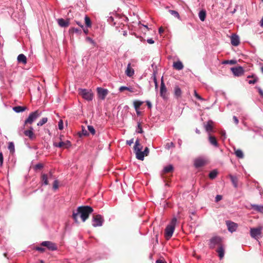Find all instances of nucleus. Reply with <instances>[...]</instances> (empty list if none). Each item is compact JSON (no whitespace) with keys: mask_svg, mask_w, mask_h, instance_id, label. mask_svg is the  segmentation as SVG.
Listing matches in <instances>:
<instances>
[{"mask_svg":"<svg viewBox=\"0 0 263 263\" xmlns=\"http://www.w3.org/2000/svg\"><path fill=\"white\" fill-rule=\"evenodd\" d=\"M93 211V209L90 206H80L77 208L76 211H73L72 217L74 221L77 222L78 216V215H80L82 221L85 222Z\"/></svg>","mask_w":263,"mask_h":263,"instance_id":"f257e3e1","label":"nucleus"},{"mask_svg":"<svg viewBox=\"0 0 263 263\" xmlns=\"http://www.w3.org/2000/svg\"><path fill=\"white\" fill-rule=\"evenodd\" d=\"M177 219L176 217L172 219L171 221L168 224L165 229V237L168 240L172 236L176 227Z\"/></svg>","mask_w":263,"mask_h":263,"instance_id":"f03ea898","label":"nucleus"},{"mask_svg":"<svg viewBox=\"0 0 263 263\" xmlns=\"http://www.w3.org/2000/svg\"><path fill=\"white\" fill-rule=\"evenodd\" d=\"M42 112L38 110L31 112L28 117L25 120L24 125L27 124H31L37 118L41 116Z\"/></svg>","mask_w":263,"mask_h":263,"instance_id":"7ed1b4c3","label":"nucleus"},{"mask_svg":"<svg viewBox=\"0 0 263 263\" xmlns=\"http://www.w3.org/2000/svg\"><path fill=\"white\" fill-rule=\"evenodd\" d=\"M119 90L120 92H122L124 90H128L129 92L134 93V95L136 96L141 95L143 93L142 89L140 87L136 88L131 87V86L127 87V86H122L119 87Z\"/></svg>","mask_w":263,"mask_h":263,"instance_id":"20e7f679","label":"nucleus"},{"mask_svg":"<svg viewBox=\"0 0 263 263\" xmlns=\"http://www.w3.org/2000/svg\"><path fill=\"white\" fill-rule=\"evenodd\" d=\"M222 239L219 236H214L212 237L209 240V246L210 249H214L216 246H218V247L221 245Z\"/></svg>","mask_w":263,"mask_h":263,"instance_id":"39448f33","label":"nucleus"},{"mask_svg":"<svg viewBox=\"0 0 263 263\" xmlns=\"http://www.w3.org/2000/svg\"><path fill=\"white\" fill-rule=\"evenodd\" d=\"M79 91L80 94L85 100L90 101L93 99V95L91 90L81 88L79 89Z\"/></svg>","mask_w":263,"mask_h":263,"instance_id":"423d86ee","label":"nucleus"},{"mask_svg":"<svg viewBox=\"0 0 263 263\" xmlns=\"http://www.w3.org/2000/svg\"><path fill=\"white\" fill-rule=\"evenodd\" d=\"M262 230V228L261 227L251 228L250 232L251 236L258 240L261 236Z\"/></svg>","mask_w":263,"mask_h":263,"instance_id":"0eeeda50","label":"nucleus"},{"mask_svg":"<svg viewBox=\"0 0 263 263\" xmlns=\"http://www.w3.org/2000/svg\"><path fill=\"white\" fill-rule=\"evenodd\" d=\"M53 177V173L50 171L48 174L43 173L41 176V185L42 186L47 185L49 184L48 180Z\"/></svg>","mask_w":263,"mask_h":263,"instance_id":"6e6552de","label":"nucleus"},{"mask_svg":"<svg viewBox=\"0 0 263 263\" xmlns=\"http://www.w3.org/2000/svg\"><path fill=\"white\" fill-rule=\"evenodd\" d=\"M92 222V225L94 227H101L103 224L104 219L102 216L98 214L93 217Z\"/></svg>","mask_w":263,"mask_h":263,"instance_id":"1a4fd4ad","label":"nucleus"},{"mask_svg":"<svg viewBox=\"0 0 263 263\" xmlns=\"http://www.w3.org/2000/svg\"><path fill=\"white\" fill-rule=\"evenodd\" d=\"M41 246L46 247L50 251H55L57 250V245L50 241H44L41 243Z\"/></svg>","mask_w":263,"mask_h":263,"instance_id":"9d476101","label":"nucleus"},{"mask_svg":"<svg viewBox=\"0 0 263 263\" xmlns=\"http://www.w3.org/2000/svg\"><path fill=\"white\" fill-rule=\"evenodd\" d=\"M231 70L233 74L236 77H240L243 75L245 72L244 69L241 66L231 67Z\"/></svg>","mask_w":263,"mask_h":263,"instance_id":"9b49d317","label":"nucleus"},{"mask_svg":"<svg viewBox=\"0 0 263 263\" xmlns=\"http://www.w3.org/2000/svg\"><path fill=\"white\" fill-rule=\"evenodd\" d=\"M97 90L98 97L101 100H104L108 93V89L102 87H98L97 88Z\"/></svg>","mask_w":263,"mask_h":263,"instance_id":"f8f14e48","label":"nucleus"},{"mask_svg":"<svg viewBox=\"0 0 263 263\" xmlns=\"http://www.w3.org/2000/svg\"><path fill=\"white\" fill-rule=\"evenodd\" d=\"M160 95L164 100L167 99V89L162 79L161 82Z\"/></svg>","mask_w":263,"mask_h":263,"instance_id":"ddd939ff","label":"nucleus"},{"mask_svg":"<svg viewBox=\"0 0 263 263\" xmlns=\"http://www.w3.org/2000/svg\"><path fill=\"white\" fill-rule=\"evenodd\" d=\"M71 144L69 140L65 142L60 141L59 143L54 142L53 146L57 147L68 148L71 146Z\"/></svg>","mask_w":263,"mask_h":263,"instance_id":"4468645a","label":"nucleus"},{"mask_svg":"<svg viewBox=\"0 0 263 263\" xmlns=\"http://www.w3.org/2000/svg\"><path fill=\"white\" fill-rule=\"evenodd\" d=\"M226 224L228 228V230L231 233L235 232L238 227V224L233 221L228 220L226 221Z\"/></svg>","mask_w":263,"mask_h":263,"instance_id":"2eb2a0df","label":"nucleus"},{"mask_svg":"<svg viewBox=\"0 0 263 263\" xmlns=\"http://www.w3.org/2000/svg\"><path fill=\"white\" fill-rule=\"evenodd\" d=\"M24 135L28 137L30 140H34L36 138V136L33 133V128L32 126L30 127L28 130H26L24 132Z\"/></svg>","mask_w":263,"mask_h":263,"instance_id":"dca6fc26","label":"nucleus"},{"mask_svg":"<svg viewBox=\"0 0 263 263\" xmlns=\"http://www.w3.org/2000/svg\"><path fill=\"white\" fill-rule=\"evenodd\" d=\"M206 160L202 158H198L194 160V165L198 168L206 164Z\"/></svg>","mask_w":263,"mask_h":263,"instance_id":"f3484780","label":"nucleus"},{"mask_svg":"<svg viewBox=\"0 0 263 263\" xmlns=\"http://www.w3.org/2000/svg\"><path fill=\"white\" fill-rule=\"evenodd\" d=\"M149 154V148L146 147L144 150L142 152L141 151L139 154L137 155V158L140 160H143L145 156H147Z\"/></svg>","mask_w":263,"mask_h":263,"instance_id":"a211bd4d","label":"nucleus"},{"mask_svg":"<svg viewBox=\"0 0 263 263\" xmlns=\"http://www.w3.org/2000/svg\"><path fill=\"white\" fill-rule=\"evenodd\" d=\"M142 148V146L140 144L139 139H137L135 141V145L134 147V151L136 155V158L137 157V155L139 154L141 151Z\"/></svg>","mask_w":263,"mask_h":263,"instance_id":"6ab92c4d","label":"nucleus"},{"mask_svg":"<svg viewBox=\"0 0 263 263\" xmlns=\"http://www.w3.org/2000/svg\"><path fill=\"white\" fill-rule=\"evenodd\" d=\"M231 42L232 45L237 46L240 43L239 36L237 35L233 34L231 37Z\"/></svg>","mask_w":263,"mask_h":263,"instance_id":"aec40b11","label":"nucleus"},{"mask_svg":"<svg viewBox=\"0 0 263 263\" xmlns=\"http://www.w3.org/2000/svg\"><path fill=\"white\" fill-rule=\"evenodd\" d=\"M57 21L59 25L62 27H66L69 25V20L68 19L65 20L61 18H59Z\"/></svg>","mask_w":263,"mask_h":263,"instance_id":"412c9836","label":"nucleus"},{"mask_svg":"<svg viewBox=\"0 0 263 263\" xmlns=\"http://www.w3.org/2000/svg\"><path fill=\"white\" fill-rule=\"evenodd\" d=\"M251 209L258 212L263 213V205L251 204L250 205Z\"/></svg>","mask_w":263,"mask_h":263,"instance_id":"4be33fe9","label":"nucleus"},{"mask_svg":"<svg viewBox=\"0 0 263 263\" xmlns=\"http://www.w3.org/2000/svg\"><path fill=\"white\" fill-rule=\"evenodd\" d=\"M205 130L209 134L213 131V121L209 120L206 124L204 125Z\"/></svg>","mask_w":263,"mask_h":263,"instance_id":"5701e85b","label":"nucleus"},{"mask_svg":"<svg viewBox=\"0 0 263 263\" xmlns=\"http://www.w3.org/2000/svg\"><path fill=\"white\" fill-rule=\"evenodd\" d=\"M130 63H128L126 68V69L125 70V73L129 77H132L135 73V71L134 69L131 68L130 67Z\"/></svg>","mask_w":263,"mask_h":263,"instance_id":"b1692460","label":"nucleus"},{"mask_svg":"<svg viewBox=\"0 0 263 263\" xmlns=\"http://www.w3.org/2000/svg\"><path fill=\"white\" fill-rule=\"evenodd\" d=\"M209 140L210 144L216 147H218L219 145L216 139V138L214 136H212L209 134Z\"/></svg>","mask_w":263,"mask_h":263,"instance_id":"393cba45","label":"nucleus"},{"mask_svg":"<svg viewBox=\"0 0 263 263\" xmlns=\"http://www.w3.org/2000/svg\"><path fill=\"white\" fill-rule=\"evenodd\" d=\"M17 60L18 63H21L23 64L27 63V58L24 54H20L17 57Z\"/></svg>","mask_w":263,"mask_h":263,"instance_id":"a878e982","label":"nucleus"},{"mask_svg":"<svg viewBox=\"0 0 263 263\" xmlns=\"http://www.w3.org/2000/svg\"><path fill=\"white\" fill-rule=\"evenodd\" d=\"M119 18L117 16L114 17L112 16H109L107 18V22L111 25L115 26L117 22V20Z\"/></svg>","mask_w":263,"mask_h":263,"instance_id":"bb28decb","label":"nucleus"},{"mask_svg":"<svg viewBox=\"0 0 263 263\" xmlns=\"http://www.w3.org/2000/svg\"><path fill=\"white\" fill-rule=\"evenodd\" d=\"M229 177L231 179V181L235 188H237L238 187V179L236 176L232 175L231 174L229 175Z\"/></svg>","mask_w":263,"mask_h":263,"instance_id":"cd10ccee","label":"nucleus"},{"mask_svg":"<svg viewBox=\"0 0 263 263\" xmlns=\"http://www.w3.org/2000/svg\"><path fill=\"white\" fill-rule=\"evenodd\" d=\"M216 252L218 253L219 258L221 259L224 255V249L222 245L218 247Z\"/></svg>","mask_w":263,"mask_h":263,"instance_id":"c85d7f7f","label":"nucleus"},{"mask_svg":"<svg viewBox=\"0 0 263 263\" xmlns=\"http://www.w3.org/2000/svg\"><path fill=\"white\" fill-rule=\"evenodd\" d=\"M26 107L21 106H17L13 108V110L17 113L23 112L26 110Z\"/></svg>","mask_w":263,"mask_h":263,"instance_id":"c756f323","label":"nucleus"},{"mask_svg":"<svg viewBox=\"0 0 263 263\" xmlns=\"http://www.w3.org/2000/svg\"><path fill=\"white\" fill-rule=\"evenodd\" d=\"M174 67L177 70H181L183 68V64L180 61L175 62L173 64Z\"/></svg>","mask_w":263,"mask_h":263,"instance_id":"7c9ffc66","label":"nucleus"},{"mask_svg":"<svg viewBox=\"0 0 263 263\" xmlns=\"http://www.w3.org/2000/svg\"><path fill=\"white\" fill-rule=\"evenodd\" d=\"M200 20L203 22L206 17V11L204 10H201L199 11L198 14Z\"/></svg>","mask_w":263,"mask_h":263,"instance_id":"2f4dec72","label":"nucleus"},{"mask_svg":"<svg viewBox=\"0 0 263 263\" xmlns=\"http://www.w3.org/2000/svg\"><path fill=\"white\" fill-rule=\"evenodd\" d=\"M182 93V91L181 89L178 86H176L174 88V95L175 96L178 98L181 96Z\"/></svg>","mask_w":263,"mask_h":263,"instance_id":"473e14b6","label":"nucleus"},{"mask_svg":"<svg viewBox=\"0 0 263 263\" xmlns=\"http://www.w3.org/2000/svg\"><path fill=\"white\" fill-rule=\"evenodd\" d=\"M173 170H174V167H173V165H172V164L166 165V166H164L163 168V172L165 173H168L171 172L173 171Z\"/></svg>","mask_w":263,"mask_h":263,"instance_id":"72a5a7b5","label":"nucleus"},{"mask_svg":"<svg viewBox=\"0 0 263 263\" xmlns=\"http://www.w3.org/2000/svg\"><path fill=\"white\" fill-rule=\"evenodd\" d=\"M235 154L236 155L237 157H238V158L242 159L244 157V155H243V152L241 149H238L235 150Z\"/></svg>","mask_w":263,"mask_h":263,"instance_id":"f704fd0d","label":"nucleus"},{"mask_svg":"<svg viewBox=\"0 0 263 263\" xmlns=\"http://www.w3.org/2000/svg\"><path fill=\"white\" fill-rule=\"evenodd\" d=\"M143 103V102L141 101L137 100V101H134L133 104H134V108H135V110L138 109L139 108V107H140V106H141Z\"/></svg>","mask_w":263,"mask_h":263,"instance_id":"c9c22d12","label":"nucleus"},{"mask_svg":"<svg viewBox=\"0 0 263 263\" xmlns=\"http://www.w3.org/2000/svg\"><path fill=\"white\" fill-rule=\"evenodd\" d=\"M48 121V118L47 117H44L42 118L37 123L38 126H41L46 123Z\"/></svg>","mask_w":263,"mask_h":263,"instance_id":"e433bc0d","label":"nucleus"},{"mask_svg":"<svg viewBox=\"0 0 263 263\" xmlns=\"http://www.w3.org/2000/svg\"><path fill=\"white\" fill-rule=\"evenodd\" d=\"M218 172L217 170H214L212 171L209 175V178L211 179H214L215 178L217 175Z\"/></svg>","mask_w":263,"mask_h":263,"instance_id":"4c0bfd02","label":"nucleus"},{"mask_svg":"<svg viewBox=\"0 0 263 263\" xmlns=\"http://www.w3.org/2000/svg\"><path fill=\"white\" fill-rule=\"evenodd\" d=\"M8 148L11 153L13 154L14 153L15 147L13 142H9Z\"/></svg>","mask_w":263,"mask_h":263,"instance_id":"58836bf2","label":"nucleus"},{"mask_svg":"<svg viewBox=\"0 0 263 263\" xmlns=\"http://www.w3.org/2000/svg\"><path fill=\"white\" fill-rule=\"evenodd\" d=\"M237 63V61L235 60H225L222 62V64H231L234 65Z\"/></svg>","mask_w":263,"mask_h":263,"instance_id":"ea45409f","label":"nucleus"},{"mask_svg":"<svg viewBox=\"0 0 263 263\" xmlns=\"http://www.w3.org/2000/svg\"><path fill=\"white\" fill-rule=\"evenodd\" d=\"M136 132L137 133L142 134L143 133V130L140 122H138L137 126L136 127Z\"/></svg>","mask_w":263,"mask_h":263,"instance_id":"a19ab883","label":"nucleus"},{"mask_svg":"<svg viewBox=\"0 0 263 263\" xmlns=\"http://www.w3.org/2000/svg\"><path fill=\"white\" fill-rule=\"evenodd\" d=\"M258 80V77L255 75L251 80L248 81V83L250 84H254L256 83Z\"/></svg>","mask_w":263,"mask_h":263,"instance_id":"79ce46f5","label":"nucleus"},{"mask_svg":"<svg viewBox=\"0 0 263 263\" xmlns=\"http://www.w3.org/2000/svg\"><path fill=\"white\" fill-rule=\"evenodd\" d=\"M85 22L86 26L87 27H90L91 26V20L89 18V17H88L87 16H85Z\"/></svg>","mask_w":263,"mask_h":263,"instance_id":"37998d69","label":"nucleus"},{"mask_svg":"<svg viewBox=\"0 0 263 263\" xmlns=\"http://www.w3.org/2000/svg\"><path fill=\"white\" fill-rule=\"evenodd\" d=\"M169 12L172 15L174 16L175 17L178 18H180L179 14L177 11L175 10H170Z\"/></svg>","mask_w":263,"mask_h":263,"instance_id":"c03bdc74","label":"nucleus"},{"mask_svg":"<svg viewBox=\"0 0 263 263\" xmlns=\"http://www.w3.org/2000/svg\"><path fill=\"white\" fill-rule=\"evenodd\" d=\"M53 190H56L59 188V181L57 179L54 180L53 183Z\"/></svg>","mask_w":263,"mask_h":263,"instance_id":"a18cd8bd","label":"nucleus"},{"mask_svg":"<svg viewBox=\"0 0 263 263\" xmlns=\"http://www.w3.org/2000/svg\"><path fill=\"white\" fill-rule=\"evenodd\" d=\"M70 32H75L77 34H80L81 33L82 31H81V29L72 28L70 29Z\"/></svg>","mask_w":263,"mask_h":263,"instance_id":"49530a36","label":"nucleus"},{"mask_svg":"<svg viewBox=\"0 0 263 263\" xmlns=\"http://www.w3.org/2000/svg\"><path fill=\"white\" fill-rule=\"evenodd\" d=\"M87 128H88V130L90 132V133L92 135H95L96 134V130L95 129V128H93V127L91 125H88L87 126Z\"/></svg>","mask_w":263,"mask_h":263,"instance_id":"de8ad7c7","label":"nucleus"},{"mask_svg":"<svg viewBox=\"0 0 263 263\" xmlns=\"http://www.w3.org/2000/svg\"><path fill=\"white\" fill-rule=\"evenodd\" d=\"M175 146L173 142H169L166 144L165 145V148L166 149H170L172 147H174Z\"/></svg>","mask_w":263,"mask_h":263,"instance_id":"09e8293b","label":"nucleus"},{"mask_svg":"<svg viewBox=\"0 0 263 263\" xmlns=\"http://www.w3.org/2000/svg\"><path fill=\"white\" fill-rule=\"evenodd\" d=\"M194 96L198 100L203 101L204 99L198 95L196 90H194Z\"/></svg>","mask_w":263,"mask_h":263,"instance_id":"8fccbe9b","label":"nucleus"},{"mask_svg":"<svg viewBox=\"0 0 263 263\" xmlns=\"http://www.w3.org/2000/svg\"><path fill=\"white\" fill-rule=\"evenodd\" d=\"M58 128L60 130H62L64 128L63 122L62 120H60L58 122Z\"/></svg>","mask_w":263,"mask_h":263,"instance_id":"3c124183","label":"nucleus"},{"mask_svg":"<svg viewBox=\"0 0 263 263\" xmlns=\"http://www.w3.org/2000/svg\"><path fill=\"white\" fill-rule=\"evenodd\" d=\"M43 167V165L42 163H37L36 164L34 168L35 170H40Z\"/></svg>","mask_w":263,"mask_h":263,"instance_id":"603ef678","label":"nucleus"},{"mask_svg":"<svg viewBox=\"0 0 263 263\" xmlns=\"http://www.w3.org/2000/svg\"><path fill=\"white\" fill-rule=\"evenodd\" d=\"M256 88L257 89L259 95L260 96L263 98V90L261 89V88L259 86H256Z\"/></svg>","mask_w":263,"mask_h":263,"instance_id":"864d4df0","label":"nucleus"},{"mask_svg":"<svg viewBox=\"0 0 263 263\" xmlns=\"http://www.w3.org/2000/svg\"><path fill=\"white\" fill-rule=\"evenodd\" d=\"M35 250L42 253L45 252V249L41 247H36Z\"/></svg>","mask_w":263,"mask_h":263,"instance_id":"5fc2aeb1","label":"nucleus"},{"mask_svg":"<svg viewBox=\"0 0 263 263\" xmlns=\"http://www.w3.org/2000/svg\"><path fill=\"white\" fill-rule=\"evenodd\" d=\"M3 154L2 152L0 153V166L2 167L3 164Z\"/></svg>","mask_w":263,"mask_h":263,"instance_id":"6e6d98bb","label":"nucleus"},{"mask_svg":"<svg viewBox=\"0 0 263 263\" xmlns=\"http://www.w3.org/2000/svg\"><path fill=\"white\" fill-rule=\"evenodd\" d=\"M86 41H87L88 42L90 43L91 44H92V45H95V42H94V41L91 37H87L86 38Z\"/></svg>","mask_w":263,"mask_h":263,"instance_id":"4d7b16f0","label":"nucleus"},{"mask_svg":"<svg viewBox=\"0 0 263 263\" xmlns=\"http://www.w3.org/2000/svg\"><path fill=\"white\" fill-rule=\"evenodd\" d=\"M222 199V196L220 195H216L215 197V201L218 202Z\"/></svg>","mask_w":263,"mask_h":263,"instance_id":"13d9d810","label":"nucleus"},{"mask_svg":"<svg viewBox=\"0 0 263 263\" xmlns=\"http://www.w3.org/2000/svg\"><path fill=\"white\" fill-rule=\"evenodd\" d=\"M233 120L234 121V123H235L236 125H237L239 123V120L238 119V118H237L236 116H234L233 117Z\"/></svg>","mask_w":263,"mask_h":263,"instance_id":"bf43d9fd","label":"nucleus"},{"mask_svg":"<svg viewBox=\"0 0 263 263\" xmlns=\"http://www.w3.org/2000/svg\"><path fill=\"white\" fill-rule=\"evenodd\" d=\"M153 80H154V82L155 83V87H156V88H157L158 87V83H157V79H156V76L155 74H154Z\"/></svg>","mask_w":263,"mask_h":263,"instance_id":"052dcab7","label":"nucleus"},{"mask_svg":"<svg viewBox=\"0 0 263 263\" xmlns=\"http://www.w3.org/2000/svg\"><path fill=\"white\" fill-rule=\"evenodd\" d=\"M134 142V139H131L129 140L126 141V144L128 145H130L132 144H133Z\"/></svg>","mask_w":263,"mask_h":263,"instance_id":"680f3d73","label":"nucleus"},{"mask_svg":"<svg viewBox=\"0 0 263 263\" xmlns=\"http://www.w3.org/2000/svg\"><path fill=\"white\" fill-rule=\"evenodd\" d=\"M146 105H147V107L148 108L151 109L152 107V105L149 101H146Z\"/></svg>","mask_w":263,"mask_h":263,"instance_id":"e2e57ef3","label":"nucleus"},{"mask_svg":"<svg viewBox=\"0 0 263 263\" xmlns=\"http://www.w3.org/2000/svg\"><path fill=\"white\" fill-rule=\"evenodd\" d=\"M147 42L150 44H152L154 43V41L153 39H148L147 40Z\"/></svg>","mask_w":263,"mask_h":263,"instance_id":"0e129e2a","label":"nucleus"},{"mask_svg":"<svg viewBox=\"0 0 263 263\" xmlns=\"http://www.w3.org/2000/svg\"><path fill=\"white\" fill-rule=\"evenodd\" d=\"M82 133L84 136H87L88 135L87 130H85L84 128L82 129Z\"/></svg>","mask_w":263,"mask_h":263,"instance_id":"69168bd1","label":"nucleus"},{"mask_svg":"<svg viewBox=\"0 0 263 263\" xmlns=\"http://www.w3.org/2000/svg\"><path fill=\"white\" fill-rule=\"evenodd\" d=\"M260 26L263 27V17H262V18L260 21Z\"/></svg>","mask_w":263,"mask_h":263,"instance_id":"338daca9","label":"nucleus"},{"mask_svg":"<svg viewBox=\"0 0 263 263\" xmlns=\"http://www.w3.org/2000/svg\"><path fill=\"white\" fill-rule=\"evenodd\" d=\"M156 263H164V262L161 260H157Z\"/></svg>","mask_w":263,"mask_h":263,"instance_id":"774afa93","label":"nucleus"}]
</instances>
